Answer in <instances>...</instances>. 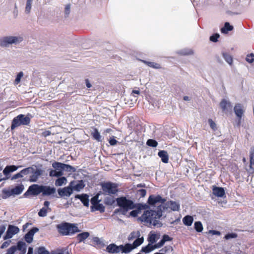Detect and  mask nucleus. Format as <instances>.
Wrapping results in <instances>:
<instances>
[{"mask_svg":"<svg viewBox=\"0 0 254 254\" xmlns=\"http://www.w3.org/2000/svg\"><path fill=\"white\" fill-rule=\"evenodd\" d=\"M91 135L94 139L98 141V142L101 141V136L97 128L94 127L93 131L91 132Z\"/></svg>","mask_w":254,"mask_h":254,"instance_id":"obj_34","label":"nucleus"},{"mask_svg":"<svg viewBox=\"0 0 254 254\" xmlns=\"http://www.w3.org/2000/svg\"><path fill=\"white\" fill-rule=\"evenodd\" d=\"M71 184V189L72 191L74 190L76 191H79L83 189L85 185L84 184V181L83 180H78V181H71L69 184Z\"/></svg>","mask_w":254,"mask_h":254,"instance_id":"obj_13","label":"nucleus"},{"mask_svg":"<svg viewBox=\"0 0 254 254\" xmlns=\"http://www.w3.org/2000/svg\"><path fill=\"white\" fill-rule=\"evenodd\" d=\"M52 166L54 169L49 170V176L51 177H59L64 175V171L70 173L76 172V169L68 164L54 161Z\"/></svg>","mask_w":254,"mask_h":254,"instance_id":"obj_1","label":"nucleus"},{"mask_svg":"<svg viewBox=\"0 0 254 254\" xmlns=\"http://www.w3.org/2000/svg\"><path fill=\"white\" fill-rule=\"evenodd\" d=\"M105 206L103 204L97 203L94 206H91V211L94 212L95 211H99L101 213H103L105 211Z\"/></svg>","mask_w":254,"mask_h":254,"instance_id":"obj_25","label":"nucleus"},{"mask_svg":"<svg viewBox=\"0 0 254 254\" xmlns=\"http://www.w3.org/2000/svg\"><path fill=\"white\" fill-rule=\"evenodd\" d=\"M90 235V234L88 232H83L79 234L76 236V239L78 241V243H81L86 240Z\"/></svg>","mask_w":254,"mask_h":254,"instance_id":"obj_28","label":"nucleus"},{"mask_svg":"<svg viewBox=\"0 0 254 254\" xmlns=\"http://www.w3.org/2000/svg\"><path fill=\"white\" fill-rule=\"evenodd\" d=\"M117 205L123 209L124 212H127L129 210L134 209L135 203L132 200L127 199L126 196H121L116 199Z\"/></svg>","mask_w":254,"mask_h":254,"instance_id":"obj_4","label":"nucleus"},{"mask_svg":"<svg viewBox=\"0 0 254 254\" xmlns=\"http://www.w3.org/2000/svg\"><path fill=\"white\" fill-rule=\"evenodd\" d=\"M194 228L197 232H201L203 230V226L201 222L196 221L194 224Z\"/></svg>","mask_w":254,"mask_h":254,"instance_id":"obj_44","label":"nucleus"},{"mask_svg":"<svg viewBox=\"0 0 254 254\" xmlns=\"http://www.w3.org/2000/svg\"><path fill=\"white\" fill-rule=\"evenodd\" d=\"M219 105L223 112L225 114L232 113L233 106L229 100L223 99L220 102Z\"/></svg>","mask_w":254,"mask_h":254,"instance_id":"obj_11","label":"nucleus"},{"mask_svg":"<svg viewBox=\"0 0 254 254\" xmlns=\"http://www.w3.org/2000/svg\"><path fill=\"white\" fill-rule=\"evenodd\" d=\"M140 236V233L139 231H133L131 233H130V234L129 235L127 239L128 241H130L133 240L134 239H136Z\"/></svg>","mask_w":254,"mask_h":254,"instance_id":"obj_38","label":"nucleus"},{"mask_svg":"<svg viewBox=\"0 0 254 254\" xmlns=\"http://www.w3.org/2000/svg\"><path fill=\"white\" fill-rule=\"evenodd\" d=\"M234 112L238 118H242L244 113V107L241 103H236L234 107Z\"/></svg>","mask_w":254,"mask_h":254,"instance_id":"obj_15","label":"nucleus"},{"mask_svg":"<svg viewBox=\"0 0 254 254\" xmlns=\"http://www.w3.org/2000/svg\"><path fill=\"white\" fill-rule=\"evenodd\" d=\"M246 60L249 63L252 64L254 62V54L251 53L247 56Z\"/></svg>","mask_w":254,"mask_h":254,"instance_id":"obj_56","label":"nucleus"},{"mask_svg":"<svg viewBox=\"0 0 254 254\" xmlns=\"http://www.w3.org/2000/svg\"><path fill=\"white\" fill-rule=\"evenodd\" d=\"M24 189V187L22 184L18 185L12 189V193L13 195H18L22 193Z\"/></svg>","mask_w":254,"mask_h":254,"instance_id":"obj_27","label":"nucleus"},{"mask_svg":"<svg viewBox=\"0 0 254 254\" xmlns=\"http://www.w3.org/2000/svg\"><path fill=\"white\" fill-rule=\"evenodd\" d=\"M23 76V72L22 71L19 72L16 75V78L14 81V85H17L21 81V78Z\"/></svg>","mask_w":254,"mask_h":254,"instance_id":"obj_54","label":"nucleus"},{"mask_svg":"<svg viewBox=\"0 0 254 254\" xmlns=\"http://www.w3.org/2000/svg\"><path fill=\"white\" fill-rule=\"evenodd\" d=\"M31 172H32V167L25 168L20 171L22 175V177H23L24 176L30 174Z\"/></svg>","mask_w":254,"mask_h":254,"instance_id":"obj_46","label":"nucleus"},{"mask_svg":"<svg viewBox=\"0 0 254 254\" xmlns=\"http://www.w3.org/2000/svg\"><path fill=\"white\" fill-rule=\"evenodd\" d=\"M19 232V229L17 226L9 225L5 235L3 237L4 240L11 239L12 237Z\"/></svg>","mask_w":254,"mask_h":254,"instance_id":"obj_8","label":"nucleus"},{"mask_svg":"<svg viewBox=\"0 0 254 254\" xmlns=\"http://www.w3.org/2000/svg\"><path fill=\"white\" fill-rule=\"evenodd\" d=\"M160 218L155 210H147L144 211L143 214L138 219L149 225H152L154 226L161 227L162 226V223L158 220Z\"/></svg>","mask_w":254,"mask_h":254,"instance_id":"obj_2","label":"nucleus"},{"mask_svg":"<svg viewBox=\"0 0 254 254\" xmlns=\"http://www.w3.org/2000/svg\"><path fill=\"white\" fill-rule=\"evenodd\" d=\"M104 194H116L119 192V185L111 182H105L100 184Z\"/></svg>","mask_w":254,"mask_h":254,"instance_id":"obj_7","label":"nucleus"},{"mask_svg":"<svg viewBox=\"0 0 254 254\" xmlns=\"http://www.w3.org/2000/svg\"><path fill=\"white\" fill-rule=\"evenodd\" d=\"M250 173H254V155L252 153L250 154Z\"/></svg>","mask_w":254,"mask_h":254,"instance_id":"obj_41","label":"nucleus"},{"mask_svg":"<svg viewBox=\"0 0 254 254\" xmlns=\"http://www.w3.org/2000/svg\"><path fill=\"white\" fill-rule=\"evenodd\" d=\"M109 142L111 146H114L117 143L118 141L115 138L114 136H113L109 139Z\"/></svg>","mask_w":254,"mask_h":254,"instance_id":"obj_64","label":"nucleus"},{"mask_svg":"<svg viewBox=\"0 0 254 254\" xmlns=\"http://www.w3.org/2000/svg\"><path fill=\"white\" fill-rule=\"evenodd\" d=\"M167 209V208H166L165 207V205L164 206H163L161 204L157 206V207L156 208V210H155V212H156V214H157L159 217L160 218L161 217V216H162L163 211Z\"/></svg>","mask_w":254,"mask_h":254,"instance_id":"obj_42","label":"nucleus"},{"mask_svg":"<svg viewBox=\"0 0 254 254\" xmlns=\"http://www.w3.org/2000/svg\"><path fill=\"white\" fill-rule=\"evenodd\" d=\"M17 251H19V254H25L27 251V245L23 241H19L17 242Z\"/></svg>","mask_w":254,"mask_h":254,"instance_id":"obj_23","label":"nucleus"},{"mask_svg":"<svg viewBox=\"0 0 254 254\" xmlns=\"http://www.w3.org/2000/svg\"><path fill=\"white\" fill-rule=\"evenodd\" d=\"M106 251L109 253H119L120 252L119 246L114 243L111 244L106 247Z\"/></svg>","mask_w":254,"mask_h":254,"instance_id":"obj_22","label":"nucleus"},{"mask_svg":"<svg viewBox=\"0 0 254 254\" xmlns=\"http://www.w3.org/2000/svg\"><path fill=\"white\" fill-rule=\"evenodd\" d=\"M212 191L213 194L217 197H222L225 195V190L222 187L214 186Z\"/></svg>","mask_w":254,"mask_h":254,"instance_id":"obj_20","label":"nucleus"},{"mask_svg":"<svg viewBox=\"0 0 254 254\" xmlns=\"http://www.w3.org/2000/svg\"><path fill=\"white\" fill-rule=\"evenodd\" d=\"M2 193L3 194V195L2 196V198L3 199H6L7 197L10 196L11 195H13V193H12V190H2Z\"/></svg>","mask_w":254,"mask_h":254,"instance_id":"obj_51","label":"nucleus"},{"mask_svg":"<svg viewBox=\"0 0 254 254\" xmlns=\"http://www.w3.org/2000/svg\"><path fill=\"white\" fill-rule=\"evenodd\" d=\"M39 230V228L37 227H33L31 229H30L28 232L31 235L34 236V234L38 232Z\"/></svg>","mask_w":254,"mask_h":254,"instance_id":"obj_63","label":"nucleus"},{"mask_svg":"<svg viewBox=\"0 0 254 254\" xmlns=\"http://www.w3.org/2000/svg\"><path fill=\"white\" fill-rule=\"evenodd\" d=\"M34 254H49V252L44 247H40L35 250Z\"/></svg>","mask_w":254,"mask_h":254,"instance_id":"obj_39","label":"nucleus"},{"mask_svg":"<svg viewBox=\"0 0 254 254\" xmlns=\"http://www.w3.org/2000/svg\"><path fill=\"white\" fill-rule=\"evenodd\" d=\"M219 37L220 35L218 33H214L210 36L209 40L211 42H216L218 41Z\"/></svg>","mask_w":254,"mask_h":254,"instance_id":"obj_55","label":"nucleus"},{"mask_svg":"<svg viewBox=\"0 0 254 254\" xmlns=\"http://www.w3.org/2000/svg\"><path fill=\"white\" fill-rule=\"evenodd\" d=\"M71 184H69L67 187L63 188H59L57 191L59 194V197H69L72 193L73 191L71 189Z\"/></svg>","mask_w":254,"mask_h":254,"instance_id":"obj_10","label":"nucleus"},{"mask_svg":"<svg viewBox=\"0 0 254 254\" xmlns=\"http://www.w3.org/2000/svg\"><path fill=\"white\" fill-rule=\"evenodd\" d=\"M134 208L136 209L132 210L129 213L130 215L133 217H136L137 215L141 212L137 207H135Z\"/></svg>","mask_w":254,"mask_h":254,"instance_id":"obj_58","label":"nucleus"},{"mask_svg":"<svg viewBox=\"0 0 254 254\" xmlns=\"http://www.w3.org/2000/svg\"><path fill=\"white\" fill-rule=\"evenodd\" d=\"M222 55L225 61L231 65L233 63L232 57L229 53L224 52H222Z\"/></svg>","mask_w":254,"mask_h":254,"instance_id":"obj_36","label":"nucleus"},{"mask_svg":"<svg viewBox=\"0 0 254 254\" xmlns=\"http://www.w3.org/2000/svg\"><path fill=\"white\" fill-rule=\"evenodd\" d=\"M31 121L30 118L23 114H19L14 117L12 121L11 129L13 130L15 128L21 126H29Z\"/></svg>","mask_w":254,"mask_h":254,"instance_id":"obj_5","label":"nucleus"},{"mask_svg":"<svg viewBox=\"0 0 254 254\" xmlns=\"http://www.w3.org/2000/svg\"><path fill=\"white\" fill-rule=\"evenodd\" d=\"M116 200L110 197H106L104 199V202L106 204L109 205H113Z\"/></svg>","mask_w":254,"mask_h":254,"instance_id":"obj_53","label":"nucleus"},{"mask_svg":"<svg viewBox=\"0 0 254 254\" xmlns=\"http://www.w3.org/2000/svg\"><path fill=\"white\" fill-rule=\"evenodd\" d=\"M141 62L146 65H147L148 66L152 67L153 68L155 69H158L161 68V66L159 64L154 63V62H148L145 60H141Z\"/></svg>","mask_w":254,"mask_h":254,"instance_id":"obj_37","label":"nucleus"},{"mask_svg":"<svg viewBox=\"0 0 254 254\" xmlns=\"http://www.w3.org/2000/svg\"><path fill=\"white\" fill-rule=\"evenodd\" d=\"M173 249L171 246H166L160 251L165 254H172Z\"/></svg>","mask_w":254,"mask_h":254,"instance_id":"obj_43","label":"nucleus"},{"mask_svg":"<svg viewBox=\"0 0 254 254\" xmlns=\"http://www.w3.org/2000/svg\"><path fill=\"white\" fill-rule=\"evenodd\" d=\"M55 181V185L57 187L62 186L67 183V179L65 177H59Z\"/></svg>","mask_w":254,"mask_h":254,"instance_id":"obj_32","label":"nucleus"},{"mask_svg":"<svg viewBox=\"0 0 254 254\" xmlns=\"http://www.w3.org/2000/svg\"><path fill=\"white\" fill-rule=\"evenodd\" d=\"M165 243L164 240L161 238V240L158 243L154 244L155 248L156 249L160 248L164 245Z\"/></svg>","mask_w":254,"mask_h":254,"instance_id":"obj_62","label":"nucleus"},{"mask_svg":"<svg viewBox=\"0 0 254 254\" xmlns=\"http://www.w3.org/2000/svg\"><path fill=\"white\" fill-rule=\"evenodd\" d=\"M56 228L59 233L62 236H71L80 232L76 224L66 222L58 224Z\"/></svg>","mask_w":254,"mask_h":254,"instance_id":"obj_3","label":"nucleus"},{"mask_svg":"<svg viewBox=\"0 0 254 254\" xmlns=\"http://www.w3.org/2000/svg\"><path fill=\"white\" fill-rule=\"evenodd\" d=\"M135 206L138 207L140 212L141 210L146 209L149 207L148 205L146 204L135 203Z\"/></svg>","mask_w":254,"mask_h":254,"instance_id":"obj_59","label":"nucleus"},{"mask_svg":"<svg viewBox=\"0 0 254 254\" xmlns=\"http://www.w3.org/2000/svg\"><path fill=\"white\" fill-rule=\"evenodd\" d=\"M17 243L16 245L12 246L6 250V253L5 254H15V252L17 251Z\"/></svg>","mask_w":254,"mask_h":254,"instance_id":"obj_45","label":"nucleus"},{"mask_svg":"<svg viewBox=\"0 0 254 254\" xmlns=\"http://www.w3.org/2000/svg\"><path fill=\"white\" fill-rule=\"evenodd\" d=\"M193 221V218L192 216L186 215L183 218V222L184 224L187 226H190Z\"/></svg>","mask_w":254,"mask_h":254,"instance_id":"obj_29","label":"nucleus"},{"mask_svg":"<svg viewBox=\"0 0 254 254\" xmlns=\"http://www.w3.org/2000/svg\"><path fill=\"white\" fill-rule=\"evenodd\" d=\"M238 236L237 234L236 233H228L227 234L225 237H224V238L226 239V240H229V239H234V238H237Z\"/></svg>","mask_w":254,"mask_h":254,"instance_id":"obj_57","label":"nucleus"},{"mask_svg":"<svg viewBox=\"0 0 254 254\" xmlns=\"http://www.w3.org/2000/svg\"><path fill=\"white\" fill-rule=\"evenodd\" d=\"M49 254H70L67 248H63L62 249H58L56 251H52Z\"/></svg>","mask_w":254,"mask_h":254,"instance_id":"obj_30","label":"nucleus"},{"mask_svg":"<svg viewBox=\"0 0 254 254\" xmlns=\"http://www.w3.org/2000/svg\"><path fill=\"white\" fill-rule=\"evenodd\" d=\"M154 249H156L154 245H153L151 244L148 243L147 245H146L145 247H143L141 248L140 252L148 254L151 252V251H153Z\"/></svg>","mask_w":254,"mask_h":254,"instance_id":"obj_31","label":"nucleus"},{"mask_svg":"<svg viewBox=\"0 0 254 254\" xmlns=\"http://www.w3.org/2000/svg\"><path fill=\"white\" fill-rule=\"evenodd\" d=\"M234 27L228 22H226L224 25L221 29V32L223 34H227L229 31H232Z\"/></svg>","mask_w":254,"mask_h":254,"instance_id":"obj_26","label":"nucleus"},{"mask_svg":"<svg viewBox=\"0 0 254 254\" xmlns=\"http://www.w3.org/2000/svg\"><path fill=\"white\" fill-rule=\"evenodd\" d=\"M157 240V235L152 232H150L147 238L148 243L153 245L156 242Z\"/></svg>","mask_w":254,"mask_h":254,"instance_id":"obj_33","label":"nucleus"},{"mask_svg":"<svg viewBox=\"0 0 254 254\" xmlns=\"http://www.w3.org/2000/svg\"><path fill=\"white\" fill-rule=\"evenodd\" d=\"M146 145L148 146L155 147L158 145V142L154 139H149L146 141Z\"/></svg>","mask_w":254,"mask_h":254,"instance_id":"obj_48","label":"nucleus"},{"mask_svg":"<svg viewBox=\"0 0 254 254\" xmlns=\"http://www.w3.org/2000/svg\"><path fill=\"white\" fill-rule=\"evenodd\" d=\"M32 167V172H31L32 175L30 176L29 181L31 182H36L39 177L42 174L43 171L41 169L37 168L36 169Z\"/></svg>","mask_w":254,"mask_h":254,"instance_id":"obj_14","label":"nucleus"},{"mask_svg":"<svg viewBox=\"0 0 254 254\" xmlns=\"http://www.w3.org/2000/svg\"><path fill=\"white\" fill-rule=\"evenodd\" d=\"M21 167V166H17L15 165L6 166L3 170V173L4 175L7 176L9 175L10 173L17 170L19 168Z\"/></svg>","mask_w":254,"mask_h":254,"instance_id":"obj_21","label":"nucleus"},{"mask_svg":"<svg viewBox=\"0 0 254 254\" xmlns=\"http://www.w3.org/2000/svg\"><path fill=\"white\" fill-rule=\"evenodd\" d=\"M137 193L140 197H143L146 194V190L145 189H140L137 191Z\"/></svg>","mask_w":254,"mask_h":254,"instance_id":"obj_61","label":"nucleus"},{"mask_svg":"<svg viewBox=\"0 0 254 254\" xmlns=\"http://www.w3.org/2000/svg\"><path fill=\"white\" fill-rule=\"evenodd\" d=\"M56 192V189L50 186L42 185V193L43 196H50L53 195V196L59 198L57 195H54Z\"/></svg>","mask_w":254,"mask_h":254,"instance_id":"obj_12","label":"nucleus"},{"mask_svg":"<svg viewBox=\"0 0 254 254\" xmlns=\"http://www.w3.org/2000/svg\"><path fill=\"white\" fill-rule=\"evenodd\" d=\"M177 53L178 54L183 56L190 55H192L193 53V51L192 50L189 49H182L181 50L179 51Z\"/></svg>","mask_w":254,"mask_h":254,"instance_id":"obj_40","label":"nucleus"},{"mask_svg":"<svg viewBox=\"0 0 254 254\" xmlns=\"http://www.w3.org/2000/svg\"><path fill=\"white\" fill-rule=\"evenodd\" d=\"M25 241L28 244L32 242L33 240V236L27 232L24 236Z\"/></svg>","mask_w":254,"mask_h":254,"instance_id":"obj_52","label":"nucleus"},{"mask_svg":"<svg viewBox=\"0 0 254 254\" xmlns=\"http://www.w3.org/2000/svg\"><path fill=\"white\" fill-rule=\"evenodd\" d=\"M75 198L76 199H80L81 202L85 206H89V196L88 194L85 193H83L82 194H76L75 195Z\"/></svg>","mask_w":254,"mask_h":254,"instance_id":"obj_18","label":"nucleus"},{"mask_svg":"<svg viewBox=\"0 0 254 254\" xmlns=\"http://www.w3.org/2000/svg\"><path fill=\"white\" fill-rule=\"evenodd\" d=\"M42 185L33 184L29 186V190L31 191V195L37 196L42 193Z\"/></svg>","mask_w":254,"mask_h":254,"instance_id":"obj_16","label":"nucleus"},{"mask_svg":"<svg viewBox=\"0 0 254 254\" xmlns=\"http://www.w3.org/2000/svg\"><path fill=\"white\" fill-rule=\"evenodd\" d=\"M208 123L210 125V127L214 130H216L217 129L216 125L215 122L211 119H208Z\"/></svg>","mask_w":254,"mask_h":254,"instance_id":"obj_60","label":"nucleus"},{"mask_svg":"<svg viewBox=\"0 0 254 254\" xmlns=\"http://www.w3.org/2000/svg\"><path fill=\"white\" fill-rule=\"evenodd\" d=\"M23 40L22 36H9L0 38V46L1 47H8L12 44H18Z\"/></svg>","mask_w":254,"mask_h":254,"instance_id":"obj_6","label":"nucleus"},{"mask_svg":"<svg viewBox=\"0 0 254 254\" xmlns=\"http://www.w3.org/2000/svg\"><path fill=\"white\" fill-rule=\"evenodd\" d=\"M165 207L166 208H170L174 211H179L180 208V205L179 202L170 200L165 203Z\"/></svg>","mask_w":254,"mask_h":254,"instance_id":"obj_17","label":"nucleus"},{"mask_svg":"<svg viewBox=\"0 0 254 254\" xmlns=\"http://www.w3.org/2000/svg\"><path fill=\"white\" fill-rule=\"evenodd\" d=\"M32 1H33V0H26V6H25V12L27 14L29 13L30 12Z\"/></svg>","mask_w":254,"mask_h":254,"instance_id":"obj_49","label":"nucleus"},{"mask_svg":"<svg viewBox=\"0 0 254 254\" xmlns=\"http://www.w3.org/2000/svg\"><path fill=\"white\" fill-rule=\"evenodd\" d=\"M120 252L122 253L128 254L133 250L132 246L130 243H126L125 245L119 246Z\"/></svg>","mask_w":254,"mask_h":254,"instance_id":"obj_19","label":"nucleus"},{"mask_svg":"<svg viewBox=\"0 0 254 254\" xmlns=\"http://www.w3.org/2000/svg\"><path fill=\"white\" fill-rule=\"evenodd\" d=\"M144 242V238L143 237H139L136 238V239L133 241L132 246L133 248V249L136 248L137 247L140 246Z\"/></svg>","mask_w":254,"mask_h":254,"instance_id":"obj_35","label":"nucleus"},{"mask_svg":"<svg viewBox=\"0 0 254 254\" xmlns=\"http://www.w3.org/2000/svg\"><path fill=\"white\" fill-rule=\"evenodd\" d=\"M48 210H49L45 208V207H43L41 209H40L38 214L40 217H45L47 216Z\"/></svg>","mask_w":254,"mask_h":254,"instance_id":"obj_50","label":"nucleus"},{"mask_svg":"<svg viewBox=\"0 0 254 254\" xmlns=\"http://www.w3.org/2000/svg\"><path fill=\"white\" fill-rule=\"evenodd\" d=\"M166 199L163 198L160 195H150L147 200V203L151 206H154L157 203H161L164 204L166 202Z\"/></svg>","mask_w":254,"mask_h":254,"instance_id":"obj_9","label":"nucleus"},{"mask_svg":"<svg viewBox=\"0 0 254 254\" xmlns=\"http://www.w3.org/2000/svg\"><path fill=\"white\" fill-rule=\"evenodd\" d=\"M100 194V192L96 194L95 196L92 197L90 200L91 203L92 204V206H94V205L99 203L101 200H99V196Z\"/></svg>","mask_w":254,"mask_h":254,"instance_id":"obj_47","label":"nucleus"},{"mask_svg":"<svg viewBox=\"0 0 254 254\" xmlns=\"http://www.w3.org/2000/svg\"><path fill=\"white\" fill-rule=\"evenodd\" d=\"M158 156L161 158L162 162L167 163L169 161V155L165 150H159L158 153Z\"/></svg>","mask_w":254,"mask_h":254,"instance_id":"obj_24","label":"nucleus"}]
</instances>
